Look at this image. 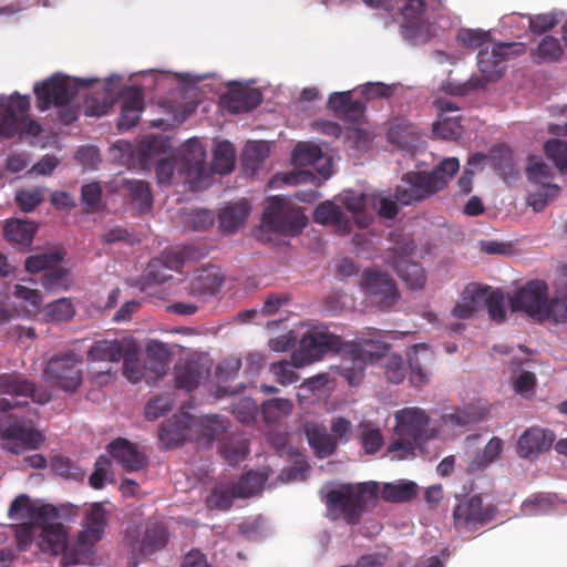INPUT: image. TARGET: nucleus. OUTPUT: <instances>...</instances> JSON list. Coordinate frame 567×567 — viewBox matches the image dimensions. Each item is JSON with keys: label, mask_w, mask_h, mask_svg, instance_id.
<instances>
[{"label": "nucleus", "mask_w": 567, "mask_h": 567, "mask_svg": "<svg viewBox=\"0 0 567 567\" xmlns=\"http://www.w3.org/2000/svg\"><path fill=\"white\" fill-rule=\"evenodd\" d=\"M341 346V338L330 332L328 328H313L302 336L298 349L291 354V359L296 367L302 368L321 360L327 353L339 352Z\"/></svg>", "instance_id": "423d86ee"}, {"label": "nucleus", "mask_w": 567, "mask_h": 567, "mask_svg": "<svg viewBox=\"0 0 567 567\" xmlns=\"http://www.w3.org/2000/svg\"><path fill=\"white\" fill-rule=\"evenodd\" d=\"M432 25L427 22L417 20L408 21L402 25L401 33L403 38L411 44H422L429 42L433 33L431 31Z\"/></svg>", "instance_id": "ea45409f"}, {"label": "nucleus", "mask_w": 567, "mask_h": 567, "mask_svg": "<svg viewBox=\"0 0 567 567\" xmlns=\"http://www.w3.org/2000/svg\"><path fill=\"white\" fill-rule=\"evenodd\" d=\"M503 452V441L499 437H492L484 447L482 453L475 455L470 462L468 472H478L486 468L493 463Z\"/></svg>", "instance_id": "c9c22d12"}, {"label": "nucleus", "mask_w": 567, "mask_h": 567, "mask_svg": "<svg viewBox=\"0 0 567 567\" xmlns=\"http://www.w3.org/2000/svg\"><path fill=\"white\" fill-rule=\"evenodd\" d=\"M62 260L63 256L61 252L56 250L45 251L29 256L25 259L24 266L28 272L37 274L41 271H49L52 268L58 267Z\"/></svg>", "instance_id": "4c0bfd02"}, {"label": "nucleus", "mask_w": 567, "mask_h": 567, "mask_svg": "<svg viewBox=\"0 0 567 567\" xmlns=\"http://www.w3.org/2000/svg\"><path fill=\"white\" fill-rule=\"evenodd\" d=\"M361 286L369 302L381 311L391 309L400 299V292L393 279L380 270H365Z\"/></svg>", "instance_id": "f8f14e48"}, {"label": "nucleus", "mask_w": 567, "mask_h": 567, "mask_svg": "<svg viewBox=\"0 0 567 567\" xmlns=\"http://www.w3.org/2000/svg\"><path fill=\"white\" fill-rule=\"evenodd\" d=\"M487 288L477 285L466 286L463 292L464 302L456 303L452 309V315L458 319H468L475 311V302L486 295Z\"/></svg>", "instance_id": "f704fd0d"}, {"label": "nucleus", "mask_w": 567, "mask_h": 567, "mask_svg": "<svg viewBox=\"0 0 567 567\" xmlns=\"http://www.w3.org/2000/svg\"><path fill=\"white\" fill-rule=\"evenodd\" d=\"M182 171L193 184H200L207 177L206 151L195 138L188 140L181 151Z\"/></svg>", "instance_id": "dca6fc26"}, {"label": "nucleus", "mask_w": 567, "mask_h": 567, "mask_svg": "<svg viewBox=\"0 0 567 567\" xmlns=\"http://www.w3.org/2000/svg\"><path fill=\"white\" fill-rule=\"evenodd\" d=\"M207 375L208 371H204L202 364L197 361L177 364L174 372L175 386L190 392L196 389L200 381Z\"/></svg>", "instance_id": "7c9ffc66"}, {"label": "nucleus", "mask_w": 567, "mask_h": 567, "mask_svg": "<svg viewBox=\"0 0 567 567\" xmlns=\"http://www.w3.org/2000/svg\"><path fill=\"white\" fill-rule=\"evenodd\" d=\"M59 517V511L54 505L43 504L34 506L30 515V520L33 525L43 530L44 527L59 525L60 523L56 522Z\"/></svg>", "instance_id": "603ef678"}, {"label": "nucleus", "mask_w": 567, "mask_h": 567, "mask_svg": "<svg viewBox=\"0 0 567 567\" xmlns=\"http://www.w3.org/2000/svg\"><path fill=\"white\" fill-rule=\"evenodd\" d=\"M313 220L320 225L334 226L339 235L350 234L353 227L352 220L344 216L341 207L329 200L317 206Z\"/></svg>", "instance_id": "5701e85b"}, {"label": "nucleus", "mask_w": 567, "mask_h": 567, "mask_svg": "<svg viewBox=\"0 0 567 567\" xmlns=\"http://www.w3.org/2000/svg\"><path fill=\"white\" fill-rule=\"evenodd\" d=\"M73 316L74 308L68 298H61L45 307V317L52 321H69Z\"/></svg>", "instance_id": "bf43d9fd"}, {"label": "nucleus", "mask_w": 567, "mask_h": 567, "mask_svg": "<svg viewBox=\"0 0 567 567\" xmlns=\"http://www.w3.org/2000/svg\"><path fill=\"white\" fill-rule=\"evenodd\" d=\"M496 514V505H484L481 495L463 496L453 508V525L460 533L475 532L491 523Z\"/></svg>", "instance_id": "1a4fd4ad"}, {"label": "nucleus", "mask_w": 567, "mask_h": 567, "mask_svg": "<svg viewBox=\"0 0 567 567\" xmlns=\"http://www.w3.org/2000/svg\"><path fill=\"white\" fill-rule=\"evenodd\" d=\"M192 417L186 414L174 415L158 431V439L166 449L183 444L190 436Z\"/></svg>", "instance_id": "412c9836"}, {"label": "nucleus", "mask_w": 567, "mask_h": 567, "mask_svg": "<svg viewBox=\"0 0 567 567\" xmlns=\"http://www.w3.org/2000/svg\"><path fill=\"white\" fill-rule=\"evenodd\" d=\"M231 411L239 422L248 424L255 421L258 408L252 399L240 398L231 404Z\"/></svg>", "instance_id": "69168bd1"}, {"label": "nucleus", "mask_w": 567, "mask_h": 567, "mask_svg": "<svg viewBox=\"0 0 567 567\" xmlns=\"http://www.w3.org/2000/svg\"><path fill=\"white\" fill-rule=\"evenodd\" d=\"M551 320L555 323L567 322V293H559L547 298L540 321Z\"/></svg>", "instance_id": "49530a36"}, {"label": "nucleus", "mask_w": 567, "mask_h": 567, "mask_svg": "<svg viewBox=\"0 0 567 567\" xmlns=\"http://www.w3.org/2000/svg\"><path fill=\"white\" fill-rule=\"evenodd\" d=\"M262 95L257 89L233 84L229 90L220 96V104L233 114L247 113L260 105Z\"/></svg>", "instance_id": "f3484780"}, {"label": "nucleus", "mask_w": 567, "mask_h": 567, "mask_svg": "<svg viewBox=\"0 0 567 567\" xmlns=\"http://www.w3.org/2000/svg\"><path fill=\"white\" fill-rule=\"evenodd\" d=\"M92 83L93 80L72 79L61 74L52 75L34 85L37 106L42 112L51 106H68L75 99L81 86L86 87Z\"/></svg>", "instance_id": "20e7f679"}, {"label": "nucleus", "mask_w": 567, "mask_h": 567, "mask_svg": "<svg viewBox=\"0 0 567 567\" xmlns=\"http://www.w3.org/2000/svg\"><path fill=\"white\" fill-rule=\"evenodd\" d=\"M444 423L452 427H467L481 420V413L474 408L456 410L444 415Z\"/></svg>", "instance_id": "13d9d810"}, {"label": "nucleus", "mask_w": 567, "mask_h": 567, "mask_svg": "<svg viewBox=\"0 0 567 567\" xmlns=\"http://www.w3.org/2000/svg\"><path fill=\"white\" fill-rule=\"evenodd\" d=\"M107 452L126 472H136L146 464L144 455L126 439L118 437L112 441L107 445Z\"/></svg>", "instance_id": "aec40b11"}, {"label": "nucleus", "mask_w": 567, "mask_h": 567, "mask_svg": "<svg viewBox=\"0 0 567 567\" xmlns=\"http://www.w3.org/2000/svg\"><path fill=\"white\" fill-rule=\"evenodd\" d=\"M72 284L70 271L64 268H52L41 277V286L48 292L68 290Z\"/></svg>", "instance_id": "c03bdc74"}, {"label": "nucleus", "mask_w": 567, "mask_h": 567, "mask_svg": "<svg viewBox=\"0 0 567 567\" xmlns=\"http://www.w3.org/2000/svg\"><path fill=\"white\" fill-rule=\"evenodd\" d=\"M140 535L137 526H130L125 530V542L134 554L152 555L164 548L167 543V532L158 524L147 525L142 538H140Z\"/></svg>", "instance_id": "2eb2a0df"}, {"label": "nucleus", "mask_w": 567, "mask_h": 567, "mask_svg": "<svg viewBox=\"0 0 567 567\" xmlns=\"http://www.w3.org/2000/svg\"><path fill=\"white\" fill-rule=\"evenodd\" d=\"M52 470L55 474L65 478L83 481L85 477V473L82 467H80L66 456H55L52 460Z\"/></svg>", "instance_id": "6e6d98bb"}, {"label": "nucleus", "mask_w": 567, "mask_h": 567, "mask_svg": "<svg viewBox=\"0 0 567 567\" xmlns=\"http://www.w3.org/2000/svg\"><path fill=\"white\" fill-rule=\"evenodd\" d=\"M262 221L276 233L296 236L307 226L308 218L300 207L293 206L288 199L271 197L264 212Z\"/></svg>", "instance_id": "0eeeda50"}, {"label": "nucleus", "mask_w": 567, "mask_h": 567, "mask_svg": "<svg viewBox=\"0 0 567 567\" xmlns=\"http://www.w3.org/2000/svg\"><path fill=\"white\" fill-rule=\"evenodd\" d=\"M249 213L250 205L246 199L227 204L218 215L221 230L226 234H233L244 226Z\"/></svg>", "instance_id": "bb28decb"}, {"label": "nucleus", "mask_w": 567, "mask_h": 567, "mask_svg": "<svg viewBox=\"0 0 567 567\" xmlns=\"http://www.w3.org/2000/svg\"><path fill=\"white\" fill-rule=\"evenodd\" d=\"M223 281V276L214 268L203 269L192 279L189 295L194 298L214 296L220 289Z\"/></svg>", "instance_id": "cd10ccee"}, {"label": "nucleus", "mask_w": 567, "mask_h": 567, "mask_svg": "<svg viewBox=\"0 0 567 567\" xmlns=\"http://www.w3.org/2000/svg\"><path fill=\"white\" fill-rule=\"evenodd\" d=\"M106 511L101 503H95L87 511L84 529L65 554L68 564H89L93 556V546L101 540L106 527Z\"/></svg>", "instance_id": "7ed1b4c3"}, {"label": "nucleus", "mask_w": 567, "mask_h": 567, "mask_svg": "<svg viewBox=\"0 0 567 567\" xmlns=\"http://www.w3.org/2000/svg\"><path fill=\"white\" fill-rule=\"evenodd\" d=\"M520 362L512 361L514 390L524 395L532 392L536 385V375L530 371L519 369Z\"/></svg>", "instance_id": "5fc2aeb1"}, {"label": "nucleus", "mask_w": 567, "mask_h": 567, "mask_svg": "<svg viewBox=\"0 0 567 567\" xmlns=\"http://www.w3.org/2000/svg\"><path fill=\"white\" fill-rule=\"evenodd\" d=\"M38 226L33 221L22 219L8 220L3 228L4 238L22 249L32 245Z\"/></svg>", "instance_id": "c85d7f7f"}, {"label": "nucleus", "mask_w": 567, "mask_h": 567, "mask_svg": "<svg viewBox=\"0 0 567 567\" xmlns=\"http://www.w3.org/2000/svg\"><path fill=\"white\" fill-rule=\"evenodd\" d=\"M548 298V285L545 280L533 279L520 287L511 298L513 311H523L533 319L542 320Z\"/></svg>", "instance_id": "4468645a"}, {"label": "nucleus", "mask_w": 567, "mask_h": 567, "mask_svg": "<svg viewBox=\"0 0 567 567\" xmlns=\"http://www.w3.org/2000/svg\"><path fill=\"white\" fill-rule=\"evenodd\" d=\"M234 498H238L233 486L216 485L206 497V505L210 509L227 511L233 506Z\"/></svg>", "instance_id": "a18cd8bd"}, {"label": "nucleus", "mask_w": 567, "mask_h": 567, "mask_svg": "<svg viewBox=\"0 0 567 567\" xmlns=\"http://www.w3.org/2000/svg\"><path fill=\"white\" fill-rule=\"evenodd\" d=\"M549 132L555 135L567 136V124L564 126H553ZM546 157L554 163L556 168L564 173L567 171V142L559 138L548 140L544 144Z\"/></svg>", "instance_id": "2f4dec72"}, {"label": "nucleus", "mask_w": 567, "mask_h": 567, "mask_svg": "<svg viewBox=\"0 0 567 567\" xmlns=\"http://www.w3.org/2000/svg\"><path fill=\"white\" fill-rule=\"evenodd\" d=\"M111 460L105 455H100L94 463V471L89 477V484L94 489H102L110 473Z\"/></svg>", "instance_id": "774afa93"}, {"label": "nucleus", "mask_w": 567, "mask_h": 567, "mask_svg": "<svg viewBox=\"0 0 567 567\" xmlns=\"http://www.w3.org/2000/svg\"><path fill=\"white\" fill-rule=\"evenodd\" d=\"M526 174L528 179L536 184H545L544 181L553 176L550 166L535 155L528 157Z\"/></svg>", "instance_id": "e2e57ef3"}, {"label": "nucleus", "mask_w": 567, "mask_h": 567, "mask_svg": "<svg viewBox=\"0 0 567 567\" xmlns=\"http://www.w3.org/2000/svg\"><path fill=\"white\" fill-rule=\"evenodd\" d=\"M43 202L40 188L20 189L16 193V203L24 213L32 212Z\"/></svg>", "instance_id": "338daca9"}, {"label": "nucleus", "mask_w": 567, "mask_h": 567, "mask_svg": "<svg viewBox=\"0 0 567 567\" xmlns=\"http://www.w3.org/2000/svg\"><path fill=\"white\" fill-rule=\"evenodd\" d=\"M322 158L320 146L308 143H299L292 151L291 159L296 166H308L316 164Z\"/></svg>", "instance_id": "8fccbe9b"}, {"label": "nucleus", "mask_w": 567, "mask_h": 567, "mask_svg": "<svg viewBox=\"0 0 567 567\" xmlns=\"http://www.w3.org/2000/svg\"><path fill=\"white\" fill-rule=\"evenodd\" d=\"M415 248V243L409 235H401L389 251L391 254L390 264L398 276L410 289L419 290L426 282V274L421 264L409 259V256L414 252Z\"/></svg>", "instance_id": "9d476101"}, {"label": "nucleus", "mask_w": 567, "mask_h": 567, "mask_svg": "<svg viewBox=\"0 0 567 567\" xmlns=\"http://www.w3.org/2000/svg\"><path fill=\"white\" fill-rule=\"evenodd\" d=\"M416 495V484L404 482L399 484H384L381 496L386 502L402 503L412 499Z\"/></svg>", "instance_id": "37998d69"}, {"label": "nucleus", "mask_w": 567, "mask_h": 567, "mask_svg": "<svg viewBox=\"0 0 567 567\" xmlns=\"http://www.w3.org/2000/svg\"><path fill=\"white\" fill-rule=\"evenodd\" d=\"M460 162L456 157L444 158L432 171L408 172L395 187L394 197L375 193L370 195L369 206L383 219H394L399 213L398 203L410 206L420 203L443 190L457 173Z\"/></svg>", "instance_id": "f257e3e1"}, {"label": "nucleus", "mask_w": 567, "mask_h": 567, "mask_svg": "<svg viewBox=\"0 0 567 567\" xmlns=\"http://www.w3.org/2000/svg\"><path fill=\"white\" fill-rule=\"evenodd\" d=\"M564 53L558 39L546 35L538 44L535 53L537 63H547L558 61Z\"/></svg>", "instance_id": "de8ad7c7"}, {"label": "nucleus", "mask_w": 567, "mask_h": 567, "mask_svg": "<svg viewBox=\"0 0 567 567\" xmlns=\"http://www.w3.org/2000/svg\"><path fill=\"white\" fill-rule=\"evenodd\" d=\"M524 43L501 42L491 50L481 49L477 54V65L487 82L498 80L504 73V62L525 52Z\"/></svg>", "instance_id": "ddd939ff"}, {"label": "nucleus", "mask_w": 567, "mask_h": 567, "mask_svg": "<svg viewBox=\"0 0 567 567\" xmlns=\"http://www.w3.org/2000/svg\"><path fill=\"white\" fill-rule=\"evenodd\" d=\"M37 403H47L50 395L47 392H38L35 384L20 373L0 374V411L9 412L28 405V400Z\"/></svg>", "instance_id": "39448f33"}, {"label": "nucleus", "mask_w": 567, "mask_h": 567, "mask_svg": "<svg viewBox=\"0 0 567 567\" xmlns=\"http://www.w3.org/2000/svg\"><path fill=\"white\" fill-rule=\"evenodd\" d=\"M554 440L555 434L551 430L530 427L518 439L517 453L524 458L537 457L550 449Z\"/></svg>", "instance_id": "6ab92c4d"}, {"label": "nucleus", "mask_w": 567, "mask_h": 567, "mask_svg": "<svg viewBox=\"0 0 567 567\" xmlns=\"http://www.w3.org/2000/svg\"><path fill=\"white\" fill-rule=\"evenodd\" d=\"M39 547L44 553L51 555L63 554L62 564L64 566H72L65 560L66 551L72 547L68 545V532L63 524L44 527L40 535Z\"/></svg>", "instance_id": "b1692460"}, {"label": "nucleus", "mask_w": 567, "mask_h": 567, "mask_svg": "<svg viewBox=\"0 0 567 567\" xmlns=\"http://www.w3.org/2000/svg\"><path fill=\"white\" fill-rule=\"evenodd\" d=\"M560 194V187L556 184H540L536 190H533L527 196V204L534 212H542L547 204L557 198Z\"/></svg>", "instance_id": "79ce46f5"}, {"label": "nucleus", "mask_w": 567, "mask_h": 567, "mask_svg": "<svg viewBox=\"0 0 567 567\" xmlns=\"http://www.w3.org/2000/svg\"><path fill=\"white\" fill-rule=\"evenodd\" d=\"M303 431L309 445L316 451L319 457H328L336 452L337 442L328 433L323 424L313 421L306 422Z\"/></svg>", "instance_id": "a878e982"}, {"label": "nucleus", "mask_w": 567, "mask_h": 567, "mask_svg": "<svg viewBox=\"0 0 567 567\" xmlns=\"http://www.w3.org/2000/svg\"><path fill=\"white\" fill-rule=\"evenodd\" d=\"M293 410V402L286 398L266 400L261 404V414L267 423H274L289 415Z\"/></svg>", "instance_id": "58836bf2"}, {"label": "nucleus", "mask_w": 567, "mask_h": 567, "mask_svg": "<svg viewBox=\"0 0 567 567\" xmlns=\"http://www.w3.org/2000/svg\"><path fill=\"white\" fill-rule=\"evenodd\" d=\"M199 426L202 436L212 443L226 432L228 421L218 415H206L200 420Z\"/></svg>", "instance_id": "3c124183"}, {"label": "nucleus", "mask_w": 567, "mask_h": 567, "mask_svg": "<svg viewBox=\"0 0 567 567\" xmlns=\"http://www.w3.org/2000/svg\"><path fill=\"white\" fill-rule=\"evenodd\" d=\"M125 202L137 214L148 213L153 206L150 185L145 181L127 179L122 185Z\"/></svg>", "instance_id": "4be33fe9"}, {"label": "nucleus", "mask_w": 567, "mask_h": 567, "mask_svg": "<svg viewBox=\"0 0 567 567\" xmlns=\"http://www.w3.org/2000/svg\"><path fill=\"white\" fill-rule=\"evenodd\" d=\"M266 477L258 472H247L239 481L233 484V488L238 498L250 497L261 491Z\"/></svg>", "instance_id": "a19ab883"}, {"label": "nucleus", "mask_w": 567, "mask_h": 567, "mask_svg": "<svg viewBox=\"0 0 567 567\" xmlns=\"http://www.w3.org/2000/svg\"><path fill=\"white\" fill-rule=\"evenodd\" d=\"M131 348H132V351L126 352L122 358L123 374L130 382L137 383L142 379V371L140 369V361H138L137 342L134 341L133 346H131Z\"/></svg>", "instance_id": "052dcab7"}, {"label": "nucleus", "mask_w": 567, "mask_h": 567, "mask_svg": "<svg viewBox=\"0 0 567 567\" xmlns=\"http://www.w3.org/2000/svg\"><path fill=\"white\" fill-rule=\"evenodd\" d=\"M6 437L22 447L37 449L42 442V435L33 427L13 424L6 431Z\"/></svg>", "instance_id": "e433bc0d"}, {"label": "nucleus", "mask_w": 567, "mask_h": 567, "mask_svg": "<svg viewBox=\"0 0 567 567\" xmlns=\"http://www.w3.org/2000/svg\"><path fill=\"white\" fill-rule=\"evenodd\" d=\"M270 154V146L265 141H249L241 152V165L246 174L254 175Z\"/></svg>", "instance_id": "473e14b6"}, {"label": "nucleus", "mask_w": 567, "mask_h": 567, "mask_svg": "<svg viewBox=\"0 0 567 567\" xmlns=\"http://www.w3.org/2000/svg\"><path fill=\"white\" fill-rule=\"evenodd\" d=\"M360 441L367 454L373 455L383 446V436L379 427L371 423L360 424Z\"/></svg>", "instance_id": "09e8293b"}, {"label": "nucleus", "mask_w": 567, "mask_h": 567, "mask_svg": "<svg viewBox=\"0 0 567 567\" xmlns=\"http://www.w3.org/2000/svg\"><path fill=\"white\" fill-rule=\"evenodd\" d=\"M236 163V151L229 141L219 142L214 150L212 169L217 174H229Z\"/></svg>", "instance_id": "72a5a7b5"}, {"label": "nucleus", "mask_w": 567, "mask_h": 567, "mask_svg": "<svg viewBox=\"0 0 567 567\" xmlns=\"http://www.w3.org/2000/svg\"><path fill=\"white\" fill-rule=\"evenodd\" d=\"M457 41L465 48L480 49L491 41V33L481 29H462Z\"/></svg>", "instance_id": "680f3d73"}, {"label": "nucleus", "mask_w": 567, "mask_h": 567, "mask_svg": "<svg viewBox=\"0 0 567 567\" xmlns=\"http://www.w3.org/2000/svg\"><path fill=\"white\" fill-rule=\"evenodd\" d=\"M248 452V444L244 439L227 440L220 445V454L230 465L238 464Z\"/></svg>", "instance_id": "864d4df0"}, {"label": "nucleus", "mask_w": 567, "mask_h": 567, "mask_svg": "<svg viewBox=\"0 0 567 567\" xmlns=\"http://www.w3.org/2000/svg\"><path fill=\"white\" fill-rule=\"evenodd\" d=\"M373 493L367 483L344 484L327 493L326 503L330 513L337 512L351 525L359 523L365 507L367 493Z\"/></svg>", "instance_id": "6e6552de"}, {"label": "nucleus", "mask_w": 567, "mask_h": 567, "mask_svg": "<svg viewBox=\"0 0 567 567\" xmlns=\"http://www.w3.org/2000/svg\"><path fill=\"white\" fill-rule=\"evenodd\" d=\"M135 339L125 337L115 340H96L87 351V360L94 362H118L126 352L132 351L131 346Z\"/></svg>", "instance_id": "a211bd4d"}, {"label": "nucleus", "mask_w": 567, "mask_h": 567, "mask_svg": "<svg viewBox=\"0 0 567 567\" xmlns=\"http://www.w3.org/2000/svg\"><path fill=\"white\" fill-rule=\"evenodd\" d=\"M489 289L488 287H486ZM485 306L488 311L489 318L496 323H502L506 318V310L504 307V295L501 290H493L483 297Z\"/></svg>", "instance_id": "4d7b16f0"}, {"label": "nucleus", "mask_w": 567, "mask_h": 567, "mask_svg": "<svg viewBox=\"0 0 567 567\" xmlns=\"http://www.w3.org/2000/svg\"><path fill=\"white\" fill-rule=\"evenodd\" d=\"M394 419L398 439L390 444L389 452L398 460L414 457L415 450L434 436V430L429 427L430 417L420 408L399 410L394 413Z\"/></svg>", "instance_id": "f03ea898"}, {"label": "nucleus", "mask_w": 567, "mask_h": 567, "mask_svg": "<svg viewBox=\"0 0 567 567\" xmlns=\"http://www.w3.org/2000/svg\"><path fill=\"white\" fill-rule=\"evenodd\" d=\"M297 368L293 361H278L270 364V372L275 375L276 381L280 385H289L299 380V375L295 371Z\"/></svg>", "instance_id": "0e129e2a"}, {"label": "nucleus", "mask_w": 567, "mask_h": 567, "mask_svg": "<svg viewBox=\"0 0 567 567\" xmlns=\"http://www.w3.org/2000/svg\"><path fill=\"white\" fill-rule=\"evenodd\" d=\"M44 378L63 391L75 392L83 381L82 360L73 352L54 355L45 365Z\"/></svg>", "instance_id": "9b49d317"}, {"label": "nucleus", "mask_w": 567, "mask_h": 567, "mask_svg": "<svg viewBox=\"0 0 567 567\" xmlns=\"http://www.w3.org/2000/svg\"><path fill=\"white\" fill-rule=\"evenodd\" d=\"M408 362L411 370V382L420 385L427 380L430 369L434 362V354L427 346L423 343L415 344L413 351L408 354Z\"/></svg>", "instance_id": "393cba45"}, {"label": "nucleus", "mask_w": 567, "mask_h": 567, "mask_svg": "<svg viewBox=\"0 0 567 567\" xmlns=\"http://www.w3.org/2000/svg\"><path fill=\"white\" fill-rule=\"evenodd\" d=\"M370 195L347 192L341 196L342 206L353 214V223L358 228L364 229L371 225L373 217L365 212L369 206Z\"/></svg>", "instance_id": "c756f323"}]
</instances>
